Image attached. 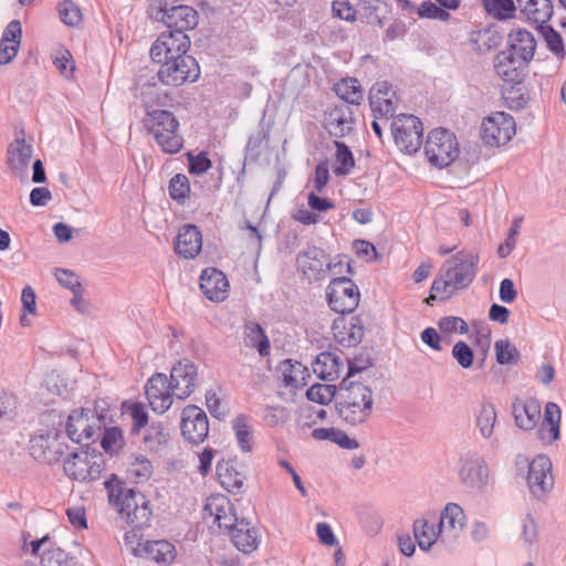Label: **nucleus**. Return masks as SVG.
Masks as SVG:
<instances>
[{"label": "nucleus", "mask_w": 566, "mask_h": 566, "mask_svg": "<svg viewBox=\"0 0 566 566\" xmlns=\"http://www.w3.org/2000/svg\"><path fill=\"white\" fill-rule=\"evenodd\" d=\"M108 494V501L114 505L120 518L134 530H145L149 527L153 511L150 501L144 493L135 488H126L125 482L116 474L104 482Z\"/></svg>", "instance_id": "1"}, {"label": "nucleus", "mask_w": 566, "mask_h": 566, "mask_svg": "<svg viewBox=\"0 0 566 566\" xmlns=\"http://www.w3.org/2000/svg\"><path fill=\"white\" fill-rule=\"evenodd\" d=\"M335 411L346 424L355 427L365 423L374 411L371 389L360 381L342 379Z\"/></svg>", "instance_id": "2"}, {"label": "nucleus", "mask_w": 566, "mask_h": 566, "mask_svg": "<svg viewBox=\"0 0 566 566\" xmlns=\"http://www.w3.org/2000/svg\"><path fill=\"white\" fill-rule=\"evenodd\" d=\"M144 127L154 135V139L166 154H177L184 147V137L179 133V120L172 112L160 109L149 113L143 120Z\"/></svg>", "instance_id": "3"}, {"label": "nucleus", "mask_w": 566, "mask_h": 566, "mask_svg": "<svg viewBox=\"0 0 566 566\" xmlns=\"http://www.w3.org/2000/svg\"><path fill=\"white\" fill-rule=\"evenodd\" d=\"M424 154L437 168L450 166L460 155L457 136L443 127L430 130L424 143Z\"/></svg>", "instance_id": "4"}, {"label": "nucleus", "mask_w": 566, "mask_h": 566, "mask_svg": "<svg viewBox=\"0 0 566 566\" xmlns=\"http://www.w3.org/2000/svg\"><path fill=\"white\" fill-rule=\"evenodd\" d=\"M57 424L59 427L40 432L31 438L29 449L35 461L51 465L59 462L65 453L67 444L64 441L65 436L62 430L63 420L61 416Z\"/></svg>", "instance_id": "5"}, {"label": "nucleus", "mask_w": 566, "mask_h": 566, "mask_svg": "<svg viewBox=\"0 0 566 566\" xmlns=\"http://www.w3.org/2000/svg\"><path fill=\"white\" fill-rule=\"evenodd\" d=\"M390 128L395 144L403 154L413 155L420 149L423 125L419 117L412 114H399L394 117Z\"/></svg>", "instance_id": "6"}, {"label": "nucleus", "mask_w": 566, "mask_h": 566, "mask_svg": "<svg viewBox=\"0 0 566 566\" xmlns=\"http://www.w3.org/2000/svg\"><path fill=\"white\" fill-rule=\"evenodd\" d=\"M151 17L163 22L168 30L181 33L193 30L199 22V14L195 8L169 3L167 0L160 1L157 8H153Z\"/></svg>", "instance_id": "7"}, {"label": "nucleus", "mask_w": 566, "mask_h": 566, "mask_svg": "<svg viewBox=\"0 0 566 566\" xmlns=\"http://www.w3.org/2000/svg\"><path fill=\"white\" fill-rule=\"evenodd\" d=\"M359 289L350 277H334L326 287L327 304L335 313L344 315L354 312L359 305Z\"/></svg>", "instance_id": "8"}, {"label": "nucleus", "mask_w": 566, "mask_h": 566, "mask_svg": "<svg viewBox=\"0 0 566 566\" xmlns=\"http://www.w3.org/2000/svg\"><path fill=\"white\" fill-rule=\"evenodd\" d=\"M157 76L164 85L178 87L187 82H196L200 76V67L193 56H182L160 64Z\"/></svg>", "instance_id": "9"}, {"label": "nucleus", "mask_w": 566, "mask_h": 566, "mask_svg": "<svg viewBox=\"0 0 566 566\" xmlns=\"http://www.w3.org/2000/svg\"><path fill=\"white\" fill-rule=\"evenodd\" d=\"M479 254L462 250L457 252L442 268L444 276H450L459 290L469 287L478 274Z\"/></svg>", "instance_id": "10"}, {"label": "nucleus", "mask_w": 566, "mask_h": 566, "mask_svg": "<svg viewBox=\"0 0 566 566\" xmlns=\"http://www.w3.org/2000/svg\"><path fill=\"white\" fill-rule=\"evenodd\" d=\"M515 134V120L505 112H495L484 118L481 126V138L490 146L507 144Z\"/></svg>", "instance_id": "11"}, {"label": "nucleus", "mask_w": 566, "mask_h": 566, "mask_svg": "<svg viewBox=\"0 0 566 566\" xmlns=\"http://www.w3.org/2000/svg\"><path fill=\"white\" fill-rule=\"evenodd\" d=\"M181 434L191 444L202 443L209 433V420L203 409L188 405L182 409L180 419Z\"/></svg>", "instance_id": "12"}, {"label": "nucleus", "mask_w": 566, "mask_h": 566, "mask_svg": "<svg viewBox=\"0 0 566 566\" xmlns=\"http://www.w3.org/2000/svg\"><path fill=\"white\" fill-rule=\"evenodd\" d=\"M91 408H77L71 411L64 424V436L71 441L82 444L83 441L96 442L98 430L90 418Z\"/></svg>", "instance_id": "13"}, {"label": "nucleus", "mask_w": 566, "mask_h": 566, "mask_svg": "<svg viewBox=\"0 0 566 566\" xmlns=\"http://www.w3.org/2000/svg\"><path fill=\"white\" fill-rule=\"evenodd\" d=\"M145 394L151 409L163 415L171 407L176 391L165 374L155 373L146 382Z\"/></svg>", "instance_id": "14"}, {"label": "nucleus", "mask_w": 566, "mask_h": 566, "mask_svg": "<svg viewBox=\"0 0 566 566\" xmlns=\"http://www.w3.org/2000/svg\"><path fill=\"white\" fill-rule=\"evenodd\" d=\"M296 262L301 271L308 280H319L327 270L342 266V261L332 264L328 261V254L318 247H308L305 251L297 254Z\"/></svg>", "instance_id": "15"}, {"label": "nucleus", "mask_w": 566, "mask_h": 566, "mask_svg": "<svg viewBox=\"0 0 566 566\" xmlns=\"http://www.w3.org/2000/svg\"><path fill=\"white\" fill-rule=\"evenodd\" d=\"M368 99L375 118L389 119L395 117L397 97L389 82H376L369 90Z\"/></svg>", "instance_id": "16"}, {"label": "nucleus", "mask_w": 566, "mask_h": 566, "mask_svg": "<svg viewBox=\"0 0 566 566\" xmlns=\"http://www.w3.org/2000/svg\"><path fill=\"white\" fill-rule=\"evenodd\" d=\"M551 470L552 462L545 454L537 455L528 463L527 485L534 496L542 497L553 489Z\"/></svg>", "instance_id": "17"}, {"label": "nucleus", "mask_w": 566, "mask_h": 566, "mask_svg": "<svg viewBox=\"0 0 566 566\" xmlns=\"http://www.w3.org/2000/svg\"><path fill=\"white\" fill-rule=\"evenodd\" d=\"M332 331L335 340L343 347H356L365 335V326L359 315L346 318L344 315L334 319Z\"/></svg>", "instance_id": "18"}, {"label": "nucleus", "mask_w": 566, "mask_h": 566, "mask_svg": "<svg viewBox=\"0 0 566 566\" xmlns=\"http://www.w3.org/2000/svg\"><path fill=\"white\" fill-rule=\"evenodd\" d=\"M203 510L214 517V523L220 530L223 528L227 534L240 522L237 517L233 504L224 495L209 496Z\"/></svg>", "instance_id": "19"}, {"label": "nucleus", "mask_w": 566, "mask_h": 566, "mask_svg": "<svg viewBox=\"0 0 566 566\" xmlns=\"http://www.w3.org/2000/svg\"><path fill=\"white\" fill-rule=\"evenodd\" d=\"M197 366L185 358L174 365L170 371V385H172L178 399H186L195 391Z\"/></svg>", "instance_id": "20"}, {"label": "nucleus", "mask_w": 566, "mask_h": 566, "mask_svg": "<svg viewBox=\"0 0 566 566\" xmlns=\"http://www.w3.org/2000/svg\"><path fill=\"white\" fill-rule=\"evenodd\" d=\"M459 475L463 484L481 489L488 481V467L476 453H468L460 459Z\"/></svg>", "instance_id": "21"}, {"label": "nucleus", "mask_w": 566, "mask_h": 566, "mask_svg": "<svg viewBox=\"0 0 566 566\" xmlns=\"http://www.w3.org/2000/svg\"><path fill=\"white\" fill-rule=\"evenodd\" d=\"M353 123L354 113L345 103L335 105L325 112L324 126L331 136L343 138L349 135L353 130Z\"/></svg>", "instance_id": "22"}, {"label": "nucleus", "mask_w": 566, "mask_h": 566, "mask_svg": "<svg viewBox=\"0 0 566 566\" xmlns=\"http://www.w3.org/2000/svg\"><path fill=\"white\" fill-rule=\"evenodd\" d=\"M200 290L212 302H222L228 296L229 282L226 274L216 269L207 268L200 275Z\"/></svg>", "instance_id": "23"}, {"label": "nucleus", "mask_w": 566, "mask_h": 566, "mask_svg": "<svg viewBox=\"0 0 566 566\" xmlns=\"http://www.w3.org/2000/svg\"><path fill=\"white\" fill-rule=\"evenodd\" d=\"M512 415L517 428L531 431L541 418V403L535 398H515L512 403Z\"/></svg>", "instance_id": "24"}, {"label": "nucleus", "mask_w": 566, "mask_h": 566, "mask_svg": "<svg viewBox=\"0 0 566 566\" xmlns=\"http://www.w3.org/2000/svg\"><path fill=\"white\" fill-rule=\"evenodd\" d=\"M201 248L202 234L199 227L195 224L182 226L175 240L176 253L189 260L196 258Z\"/></svg>", "instance_id": "25"}, {"label": "nucleus", "mask_w": 566, "mask_h": 566, "mask_svg": "<svg viewBox=\"0 0 566 566\" xmlns=\"http://www.w3.org/2000/svg\"><path fill=\"white\" fill-rule=\"evenodd\" d=\"M134 556L149 558L158 564L168 565L176 557V548L165 539L146 541L134 547Z\"/></svg>", "instance_id": "26"}, {"label": "nucleus", "mask_w": 566, "mask_h": 566, "mask_svg": "<svg viewBox=\"0 0 566 566\" xmlns=\"http://www.w3.org/2000/svg\"><path fill=\"white\" fill-rule=\"evenodd\" d=\"M137 85L140 90L139 97L146 116L151 112L160 111L158 107L170 106L174 102L171 94L163 92L155 82L149 80L142 82V78H139Z\"/></svg>", "instance_id": "27"}, {"label": "nucleus", "mask_w": 566, "mask_h": 566, "mask_svg": "<svg viewBox=\"0 0 566 566\" xmlns=\"http://www.w3.org/2000/svg\"><path fill=\"white\" fill-rule=\"evenodd\" d=\"M314 374L324 381H333L339 377L343 361L331 352L319 353L312 363Z\"/></svg>", "instance_id": "28"}, {"label": "nucleus", "mask_w": 566, "mask_h": 566, "mask_svg": "<svg viewBox=\"0 0 566 566\" xmlns=\"http://www.w3.org/2000/svg\"><path fill=\"white\" fill-rule=\"evenodd\" d=\"M560 417L562 411L559 406L555 402H547L544 418L538 429L541 440L553 443L560 438Z\"/></svg>", "instance_id": "29"}, {"label": "nucleus", "mask_w": 566, "mask_h": 566, "mask_svg": "<svg viewBox=\"0 0 566 566\" xmlns=\"http://www.w3.org/2000/svg\"><path fill=\"white\" fill-rule=\"evenodd\" d=\"M228 535L237 549L244 554L252 553L259 546L256 530L244 520H241Z\"/></svg>", "instance_id": "30"}, {"label": "nucleus", "mask_w": 566, "mask_h": 566, "mask_svg": "<svg viewBox=\"0 0 566 566\" xmlns=\"http://www.w3.org/2000/svg\"><path fill=\"white\" fill-rule=\"evenodd\" d=\"M505 64L506 65L514 64V65H518V66L524 64L521 61L520 55L516 52V50L510 49V45L507 46L506 50L500 51L496 54V56L494 59V70L496 72V74L501 78H503L505 82L520 83L522 81V75H521L520 70H515V69H510V71H507L506 69L504 70Z\"/></svg>", "instance_id": "31"}, {"label": "nucleus", "mask_w": 566, "mask_h": 566, "mask_svg": "<svg viewBox=\"0 0 566 566\" xmlns=\"http://www.w3.org/2000/svg\"><path fill=\"white\" fill-rule=\"evenodd\" d=\"M507 44H510V49L516 50L524 64L533 60L536 40L526 29H517L516 31L510 32Z\"/></svg>", "instance_id": "32"}, {"label": "nucleus", "mask_w": 566, "mask_h": 566, "mask_svg": "<svg viewBox=\"0 0 566 566\" xmlns=\"http://www.w3.org/2000/svg\"><path fill=\"white\" fill-rule=\"evenodd\" d=\"M521 11L534 23L544 24L553 15L552 0H516Z\"/></svg>", "instance_id": "33"}, {"label": "nucleus", "mask_w": 566, "mask_h": 566, "mask_svg": "<svg viewBox=\"0 0 566 566\" xmlns=\"http://www.w3.org/2000/svg\"><path fill=\"white\" fill-rule=\"evenodd\" d=\"M176 46L182 49L181 53H187L190 48V38L186 33L167 30L161 32L157 40L153 43L149 54H160V50L165 49V52H167V50L175 49Z\"/></svg>", "instance_id": "34"}, {"label": "nucleus", "mask_w": 566, "mask_h": 566, "mask_svg": "<svg viewBox=\"0 0 566 566\" xmlns=\"http://www.w3.org/2000/svg\"><path fill=\"white\" fill-rule=\"evenodd\" d=\"M31 156L32 147L24 139H15L8 147V165L17 175L21 176L27 171Z\"/></svg>", "instance_id": "35"}, {"label": "nucleus", "mask_w": 566, "mask_h": 566, "mask_svg": "<svg viewBox=\"0 0 566 566\" xmlns=\"http://www.w3.org/2000/svg\"><path fill=\"white\" fill-rule=\"evenodd\" d=\"M279 371L285 387H298L306 385V376L310 377L308 369L302 363L292 359H284L279 365Z\"/></svg>", "instance_id": "36"}, {"label": "nucleus", "mask_w": 566, "mask_h": 566, "mask_svg": "<svg viewBox=\"0 0 566 566\" xmlns=\"http://www.w3.org/2000/svg\"><path fill=\"white\" fill-rule=\"evenodd\" d=\"M120 412L123 416L128 415L132 419V436L139 434L148 424L149 416L145 403L140 401L124 400L120 403Z\"/></svg>", "instance_id": "37"}, {"label": "nucleus", "mask_w": 566, "mask_h": 566, "mask_svg": "<svg viewBox=\"0 0 566 566\" xmlns=\"http://www.w3.org/2000/svg\"><path fill=\"white\" fill-rule=\"evenodd\" d=\"M312 437L317 441L328 440L346 450H354L359 447L355 438H350L345 431L338 428H316L312 431Z\"/></svg>", "instance_id": "38"}, {"label": "nucleus", "mask_w": 566, "mask_h": 566, "mask_svg": "<svg viewBox=\"0 0 566 566\" xmlns=\"http://www.w3.org/2000/svg\"><path fill=\"white\" fill-rule=\"evenodd\" d=\"M270 137V128H266L263 123L260 124L259 129L255 134L251 135L245 145L244 151L245 157L242 165V169L237 177L238 182H242L243 176L245 174V161L248 159L256 161L261 155L262 144L268 140Z\"/></svg>", "instance_id": "39"}, {"label": "nucleus", "mask_w": 566, "mask_h": 566, "mask_svg": "<svg viewBox=\"0 0 566 566\" xmlns=\"http://www.w3.org/2000/svg\"><path fill=\"white\" fill-rule=\"evenodd\" d=\"M336 95L346 105H359L363 101V90L356 77H345L334 85Z\"/></svg>", "instance_id": "40"}, {"label": "nucleus", "mask_w": 566, "mask_h": 566, "mask_svg": "<svg viewBox=\"0 0 566 566\" xmlns=\"http://www.w3.org/2000/svg\"><path fill=\"white\" fill-rule=\"evenodd\" d=\"M412 531L419 548L423 552H428L441 535L439 526L436 530L433 525H429L426 518H417L413 522Z\"/></svg>", "instance_id": "41"}, {"label": "nucleus", "mask_w": 566, "mask_h": 566, "mask_svg": "<svg viewBox=\"0 0 566 566\" xmlns=\"http://www.w3.org/2000/svg\"><path fill=\"white\" fill-rule=\"evenodd\" d=\"M232 429L238 446L242 452H250L253 448V431L249 423V417L240 413L232 420Z\"/></svg>", "instance_id": "42"}, {"label": "nucleus", "mask_w": 566, "mask_h": 566, "mask_svg": "<svg viewBox=\"0 0 566 566\" xmlns=\"http://www.w3.org/2000/svg\"><path fill=\"white\" fill-rule=\"evenodd\" d=\"M459 289H455L453 286L452 279L450 276H444V272L436 277L431 284L429 296L426 298V303L430 306L433 305V302L436 301H447L452 297L455 291Z\"/></svg>", "instance_id": "43"}, {"label": "nucleus", "mask_w": 566, "mask_h": 566, "mask_svg": "<svg viewBox=\"0 0 566 566\" xmlns=\"http://www.w3.org/2000/svg\"><path fill=\"white\" fill-rule=\"evenodd\" d=\"M495 422L496 410L494 405L490 401H483L475 417L476 427L483 438L490 439L492 437Z\"/></svg>", "instance_id": "44"}, {"label": "nucleus", "mask_w": 566, "mask_h": 566, "mask_svg": "<svg viewBox=\"0 0 566 566\" xmlns=\"http://www.w3.org/2000/svg\"><path fill=\"white\" fill-rule=\"evenodd\" d=\"M217 474L221 485L227 491L237 493L242 489L244 476L233 465L219 462L217 464Z\"/></svg>", "instance_id": "45"}, {"label": "nucleus", "mask_w": 566, "mask_h": 566, "mask_svg": "<svg viewBox=\"0 0 566 566\" xmlns=\"http://www.w3.org/2000/svg\"><path fill=\"white\" fill-rule=\"evenodd\" d=\"M465 514L457 503H448L441 513L439 521V533H442L446 523L452 531H462L464 527Z\"/></svg>", "instance_id": "46"}, {"label": "nucleus", "mask_w": 566, "mask_h": 566, "mask_svg": "<svg viewBox=\"0 0 566 566\" xmlns=\"http://www.w3.org/2000/svg\"><path fill=\"white\" fill-rule=\"evenodd\" d=\"M503 36L495 25H489L478 31V39H472L474 50L488 52L502 43Z\"/></svg>", "instance_id": "47"}, {"label": "nucleus", "mask_w": 566, "mask_h": 566, "mask_svg": "<svg viewBox=\"0 0 566 566\" xmlns=\"http://www.w3.org/2000/svg\"><path fill=\"white\" fill-rule=\"evenodd\" d=\"M339 392V385L314 384L306 390V398L319 405H328L334 401L336 407V398Z\"/></svg>", "instance_id": "48"}, {"label": "nucleus", "mask_w": 566, "mask_h": 566, "mask_svg": "<svg viewBox=\"0 0 566 566\" xmlns=\"http://www.w3.org/2000/svg\"><path fill=\"white\" fill-rule=\"evenodd\" d=\"M336 153L335 158L337 165L334 166L333 171L336 176H346L355 167V158L350 148L340 140L334 142Z\"/></svg>", "instance_id": "49"}, {"label": "nucleus", "mask_w": 566, "mask_h": 566, "mask_svg": "<svg viewBox=\"0 0 566 566\" xmlns=\"http://www.w3.org/2000/svg\"><path fill=\"white\" fill-rule=\"evenodd\" d=\"M482 4L490 15L500 21L514 18L516 11L514 0H482Z\"/></svg>", "instance_id": "50"}, {"label": "nucleus", "mask_w": 566, "mask_h": 566, "mask_svg": "<svg viewBox=\"0 0 566 566\" xmlns=\"http://www.w3.org/2000/svg\"><path fill=\"white\" fill-rule=\"evenodd\" d=\"M103 433L97 432L95 438L96 440L99 438V444L106 453L111 455L115 452V447L123 448L124 437L123 430L117 426L103 427Z\"/></svg>", "instance_id": "51"}, {"label": "nucleus", "mask_w": 566, "mask_h": 566, "mask_svg": "<svg viewBox=\"0 0 566 566\" xmlns=\"http://www.w3.org/2000/svg\"><path fill=\"white\" fill-rule=\"evenodd\" d=\"M168 192L174 201L184 205L191 192L189 178L185 174L172 176L168 184Z\"/></svg>", "instance_id": "52"}, {"label": "nucleus", "mask_w": 566, "mask_h": 566, "mask_svg": "<svg viewBox=\"0 0 566 566\" xmlns=\"http://www.w3.org/2000/svg\"><path fill=\"white\" fill-rule=\"evenodd\" d=\"M91 410L90 418L95 422L98 432L103 427L115 422L114 415L111 411V403L106 399H96Z\"/></svg>", "instance_id": "53"}, {"label": "nucleus", "mask_w": 566, "mask_h": 566, "mask_svg": "<svg viewBox=\"0 0 566 566\" xmlns=\"http://www.w3.org/2000/svg\"><path fill=\"white\" fill-rule=\"evenodd\" d=\"M247 328L249 331L247 337L250 345L258 350L260 356H268L270 354L271 345L263 327L259 323H252L247 326Z\"/></svg>", "instance_id": "54"}, {"label": "nucleus", "mask_w": 566, "mask_h": 566, "mask_svg": "<svg viewBox=\"0 0 566 566\" xmlns=\"http://www.w3.org/2000/svg\"><path fill=\"white\" fill-rule=\"evenodd\" d=\"M168 440L169 434L165 431V427L160 421H153L144 436V443L150 451H158Z\"/></svg>", "instance_id": "55"}, {"label": "nucleus", "mask_w": 566, "mask_h": 566, "mask_svg": "<svg viewBox=\"0 0 566 566\" xmlns=\"http://www.w3.org/2000/svg\"><path fill=\"white\" fill-rule=\"evenodd\" d=\"M375 359L371 357L370 352L367 348H361L355 356L348 359V370L343 379L352 380V378L368 367H373Z\"/></svg>", "instance_id": "56"}, {"label": "nucleus", "mask_w": 566, "mask_h": 566, "mask_svg": "<svg viewBox=\"0 0 566 566\" xmlns=\"http://www.w3.org/2000/svg\"><path fill=\"white\" fill-rule=\"evenodd\" d=\"M61 21L69 27H77L83 20L80 7L72 0H63L57 4Z\"/></svg>", "instance_id": "57"}, {"label": "nucleus", "mask_w": 566, "mask_h": 566, "mask_svg": "<svg viewBox=\"0 0 566 566\" xmlns=\"http://www.w3.org/2000/svg\"><path fill=\"white\" fill-rule=\"evenodd\" d=\"M495 357L500 365L516 364L521 358V353L507 339L495 342Z\"/></svg>", "instance_id": "58"}, {"label": "nucleus", "mask_w": 566, "mask_h": 566, "mask_svg": "<svg viewBox=\"0 0 566 566\" xmlns=\"http://www.w3.org/2000/svg\"><path fill=\"white\" fill-rule=\"evenodd\" d=\"M538 31L544 36L549 51L557 56L564 57L565 49L560 33L557 32L552 25H548L546 23L539 24Z\"/></svg>", "instance_id": "59"}, {"label": "nucleus", "mask_w": 566, "mask_h": 566, "mask_svg": "<svg viewBox=\"0 0 566 566\" xmlns=\"http://www.w3.org/2000/svg\"><path fill=\"white\" fill-rule=\"evenodd\" d=\"M186 157L188 160V171L190 175L201 176L212 166V161L206 150H201L196 155L192 151H188L186 153Z\"/></svg>", "instance_id": "60"}, {"label": "nucleus", "mask_w": 566, "mask_h": 566, "mask_svg": "<svg viewBox=\"0 0 566 566\" xmlns=\"http://www.w3.org/2000/svg\"><path fill=\"white\" fill-rule=\"evenodd\" d=\"M70 554L60 547L44 549L40 558L41 566H72Z\"/></svg>", "instance_id": "61"}, {"label": "nucleus", "mask_w": 566, "mask_h": 566, "mask_svg": "<svg viewBox=\"0 0 566 566\" xmlns=\"http://www.w3.org/2000/svg\"><path fill=\"white\" fill-rule=\"evenodd\" d=\"M104 470V457L98 454V460H88V465H81L77 472L80 482H88L98 480Z\"/></svg>", "instance_id": "62"}, {"label": "nucleus", "mask_w": 566, "mask_h": 566, "mask_svg": "<svg viewBox=\"0 0 566 566\" xmlns=\"http://www.w3.org/2000/svg\"><path fill=\"white\" fill-rule=\"evenodd\" d=\"M451 354L463 369H469L473 366L474 352L465 342H457L452 347Z\"/></svg>", "instance_id": "63"}, {"label": "nucleus", "mask_w": 566, "mask_h": 566, "mask_svg": "<svg viewBox=\"0 0 566 566\" xmlns=\"http://www.w3.org/2000/svg\"><path fill=\"white\" fill-rule=\"evenodd\" d=\"M129 472L138 482L146 481L151 476L153 464L145 455L136 454L134 461L130 462Z\"/></svg>", "instance_id": "64"}]
</instances>
